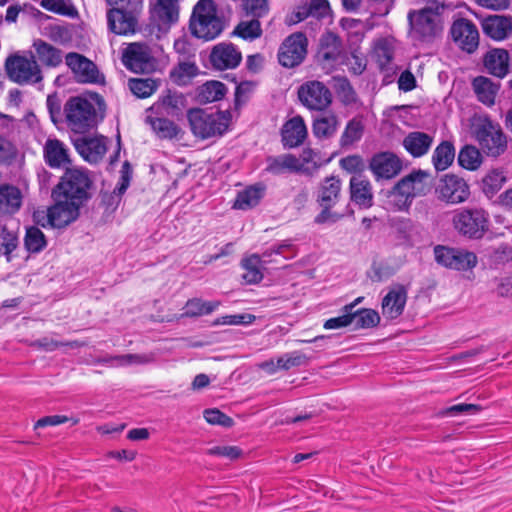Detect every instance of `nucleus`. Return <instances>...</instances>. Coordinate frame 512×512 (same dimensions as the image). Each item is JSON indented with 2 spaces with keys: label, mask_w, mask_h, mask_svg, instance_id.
Here are the masks:
<instances>
[{
  "label": "nucleus",
  "mask_w": 512,
  "mask_h": 512,
  "mask_svg": "<svg viewBox=\"0 0 512 512\" xmlns=\"http://www.w3.org/2000/svg\"><path fill=\"white\" fill-rule=\"evenodd\" d=\"M104 106L103 99L95 95L90 99L76 96L71 97L64 105L65 122L68 127L78 133H83L97 123V107Z\"/></svg>",
  "instance_id": "f257e3e1"
},
{
  "label": "nucleus",
  "mask_w": 512,
  "mask_h": 512,
  "mask_svg": "<svg viewBox=\"0 0 512 512\" xmlns=\"http://www.w3.org/2000/svg\"><path fill=\"white\" fill-rule=\"evenodd\" d=\"M223 29V25L217 16L216 5L212 0H199L193 9L190 19L192 35L204 40L216 38Z\"/></svg>",
  "instance_id": "f03ea898"
},
{
  "label": "nucleus",
  "mask_w": 512,
  "mask_h": 512,
  "mask_svg": "<svg viewBox=\"0 0 512 512\" xmlns=\"http://www.w3.org/2000/svg\"><path fill=\"white\" fill-rule=\"evenodd\" d=\"M473 132L481 149L488 156L497 157L507 148V140L498 123L487 116L475 118Z\"/></svg>",
  "instance_id": "7ed1b4c3"
},
{
  "label": "nucleus",
  "mask_w": 512,
  "mask_h": 512,
  "mask_svg": "<svg viewBox=\"0 0 512 512\" xmlns=\"http://www.w3.org/2000/svg\"><path fill=\"white\" fill-rule=\"evenodd\" d=\"M91 181L88 175L81 170H68L53 190L52 196L69 200L82 206L88 198V189Z\"/></svg>",
  "instance_id": "20e7f679"
},
{
  "label": "nucleus",
  "mask_w": 512,
  "mask_h": 512,
  "mask_svg": "<svg viewBox=\"0 0 512 512\" xmlns=\"http://www.w3.org/2000/svg\"><path fill=\"white\" fill-rule=\"evenodd\" d=\"M187 118L192 133L201 139L222 135L228 125L222 113H212L201 108L190 109Z\"/></svg>",
  "instance_id": "39448f33"
},
{
  "label": "nucleus",
  "mask_w": 512,
  "mask_h": 512,
  "mask_svg": "<svg viewBox=\"0 0 512 512\" xmlns=\"http://www.w3.org/2000/svg\"><path fill=\"white\" fill-rule=\"evenodd\" d=\"M410 36L420 42H431L442 31L440 15L430 8L408 13Z\"/></svg>",
  "instance_id": "423d86ee"
},
{
  "label": "nucleus",
  "mask_w": 512,
  "mask_h": 512,
  "mask_svg": "<svg viewBox=\"0 0 512 512\" xmlns=\"http://www.w3.org/2000/svg\"><path fill=\"white\" fill-rule=\"evenodd\" d=\"M452 222L460 234L480 239L488 230L489 216L481 208L459 209L454 213Z\"/></svg>",
  "instance_id": "0eeeda50"
},
{
  "label": "nucleus",
  "mask_w": 512,
  "mask_h": 512,
  "mask_svg": "<svg viewBox=\"0 0 512 512\" xmlns=\"http://www.w3.org/2000/svg\"><path fill=\"white\" fill-rule=\"evenodd\" d=\"M298 98L308 110L322 112L332 104L333 95L323 82L310 80L298 88Z\"/></svg>",
  "instance_id": "6e6552de"
},
{
  "label": "nucleus",
  "mask_w": 512,
  "mask_h": 512,
  "mask_svg": "<svg viewBox=\"0 0 512 512\" xmlns=\"http://www.w3.org/2000/svg\"><path fill=\"white\" fill-rule=\"evenodd\" d=\"M291 249V244L287 242L274 244L271 247L267 248L262 256L258 254H252L246 258H244L241 262L242 268L245 270L243 273V279L248 284H256L259 283L263 279V264L266 263L262 258H269L272 255H281L284 258H289V255H286V251Z\"/></svg>",
  "instance_id": "1a4fd4ad"
},
{
  "label": "nucleus",
  "mask_w": 512,
  "mask_h": 512,
  "mask_svg": "<svg viewBox=\"0 0 512 512\" xmlns=\"http://www.w3.org/2000/svg\"><path fill=\"white\" fill-rule=\"evenodd\" d=\"M8 77L18 84H34L42 80L36 60L24 56H11L5 64Z\"/></svg>",
  "instance_id": "9d476101"
},
{
  "label": "nucleus",
  "mask_w": 512,
  "mask_h": 512,
  "mask_svg": "<svg viewBox=\"0 0 512 512\" xmlns=\"http://www.w3.org/2000/svg\"><path fill=\"white\" fill-rule=\"evenodd\" d=\"M435 260L439 265L458 271H466L477 265L475 253L447 246L438 245L434 248Z\"/></svg>",
  "instance_id": "9b49d317"
},
{
  "label": "nucleus",
  "mask_w": 512,
  "mask_h": 512,
  "mask_svg": "<svg viewBox=\"0 0 512 512\" xmlns=\"http://www.w3.org/2000/svg\"><path fill=\"white\" fill-rule=\"evenodd\" d=\"M307 45L308 41L303 33L291 34L279 48V63L286 68H294L300 65L307 54Z\"/></svg>",
  "instance_id": "f8f14e48"
},
{
  "label": "nucleus",
  "mask_w": 512,
  "mask_h": 512,
  "mask_svg": "<svg viewBox=\"0 0 512 512\" xmlns=\"http://www.w3.org/2000/svg\"><path fill=\"white\" fill-rule=\"evenodd\" d=\"M140 3L126 6H114L107 13V21L111 31L116 34L126 35L133 33L137 24L136 13Z\"/></svg>",
  "instance_id": "ddd939ff"
},
{
  "label": "nucleus",
  "mask_w": 512,
  "mask_h": 512,
  "mask_svg": "<svg viewBox=\"0 0 512 512\" xmlns=\"http://www.w3.org/2000/svg\"><path fill=\"white\" fill-rule=\"evenodd\" d=\"M66 65L74 73L78 82L81 83H104V75L100 73L97 66L85 56L70 52L65 56Z\"/></svg>",
  "instance_id": "4468645a"
},
{
  "label": "nucleus",
  "mask_w": 512,
  "mask_h": 512,
  "mask_svg": "<svg viewBox=\"0 0 512 512\" xmlns=\"http://www.w3.org/2000/svg\"><path fill=\"white\" fill-rule=\"evenodd\" d=\"M441 200L450 204L465 202L470 196V189L466 181L454 174L444 175L436 188Z\"/></svg>",
  "instance_id": "2eb2a0df"
},
{
  "label": "nucleus",
  "mask_w": 512,
  "mask_h": 512,
  "mask_svg": "<svg viewBox=\"0 0 512 512\" xmlns=\"http://www.w3.org/2000/svg\"><path fill=\"white\" fill-rule=\"evenodd\" d=\"M123 63L135 73H147L154 69V58L147 45L130 44L123 53Z\"/></svg>",
  "instance_id": "dca6fc26"
},
{
  "label": "nucleus",
  "mask_w": 512,
  "mask_h": 512,
  "mask_svg": "<svg viewBox=\"0 0 512 512\" xmlns=\"http://www.w3.org/2000/svg\"><path fill=\"white\" fill-rule=\"evenodd\" d=\"M187 105V98L182 92L167 89L150 107L149 111L156 115L179 117Z\"/></svg>",
  "instance_id": "f3484780"
},
{
  "label": "nucleus",
  "mask_w": 512,
  "mask_h": 512,
  "mask_svg": "<svg viewBox=\"0 0 512 512\" xmlns=\"http://www.w3.org/2000/svg\"><path fill=\"white\" fill-rule=\"evenodd\" d=\"M402 166V160L392 152L377 153L369 163V169L376 180H390L396 177L401 172Z\"/></svg>",
  "instance_id": "a211bd4d"
},
{
  "label": "nucleus",
  "mask_w": 512,
  "mask_h": 512,
  "mask_svg": "<svg viewBox=\"0 0 512 512\" xmlns=\"http://www.w3.org/2000/svg\"><path fill=\"white\" fill-rule=\"evenodd\" d=\"M451 35L461 49L468 53L474 52L478 47V29L470 20L464 18L456 20L451 27Z\"/></svg>",
  "instance_id": "6ab92c4d"
},
{
  "label": "nucleus",
  "mask_w": 512,
  "mask_h": 512,
  "mask_svg": "<svg viewBox=\"0 0 512 512\" xmlns=\"http://www.w3.org/2000/svg\"><path fill=\"white\" fill-rule=\"evenodd\" d=\"M77 152L88 162L97 163L107 151V138L103 136L81 137L74 141Z\"/></svg>",
  "instance_id": "aec40b11"
},
{
  "label": "nucleus",
  "mask_w": 512,
  "mask_h": 512,
  "mask_svg": "<svg viewBox=\"0 0 512 512\" xmlns=\"http://www.w3.org/2000/svg\"><path fill=\"white\" fill-rule=\"evenodd\" d=\"M308 131L302 116L297 115L287 120L281 129V140L286 148H296L307 138Z\"/></svg>",
  "instance_id": "412c9836"
},
{
  "label": "nucleus",
  "mask_w": 512,
  "mask_h": 512,
  "mask_svg": "<svg viewBox=\"0 0 512 512\" xmlns=\"http://www.w3.org/2000/svg\"><path fill=\"white\" fill-rule=\"evenodd\" d=\"M242 59L241 52L232 43L216 45L210 55L212 65L219 70L237 67Z\"/></svg>",
  "instance_id": "4be33fe9"
},
{
  "label": "nucleus",
  "mask_w": 512,
  "mask_h": 512,
  "mask_svg": "<svg viewBox=\"0 0 512 512\" xmlns=\"http://www.w3.org/2000/svg\"><path fill=\"white\" fill-rule=\"evenodd\" d=\"M398 189L405 191L412 199L426 195L431 189V176L423 170L413 171L397 183Z\"/></svg>",
  "instance_id": "5701e85b"
},
{
  "label": "nucleus",
  "mask_w": 512,
  "mask_h": 512,
  "mask_svg": "<svg viewBox=\"0 0 512 512\" xmlns=\"http://www.w3.org/2000/svg\"><path fill=\"white\" fill-rule=\"evenodd\" d=\"M407 301V290L403 285L390 288L382 299V314L387 319H396L404 311Z\"/></svg>",
  "instance_id": "b1692460"
},
{
  "label": "nucleus",
  "mask_w": 512,
  "mask_h": 512,
  "mask_svg": "<svg viewBox=\"0 0 512 512\" xmlns=\"http://www.w3.org/2000/svg\"><path fill=\"white\" fill-rule=\"evenodd\" d=\"M55 204L50 207L53 228H62L75 221L81 206L59 197H53Z\"/></svg>",
  "instance_id": "393cba45"
},
{
  "label": "nucleus",
  "mask_w": 512,
  "mask_h": 512,
  "mask_svg": "<svg viewBox=\"0 0 512 512\" xmlns=\"http://www.w3.org/2000/svg\"><path fill=\"white\" fill-rule=\"evenodd\" d=\"M43 158L50 168H61L70 164L67 146L57 138H48L43 145Z\"/></svg>",
  "instance_id": "a878e982"
},
{
  "label": "nucleus",
  "mask_w": 512,
  "mask_h": 512,
  "mask_svg": "<svg viewBox=\"0 0 512 512\" xmlns=\"http://www.w3.org/2000/svg\"><path fill=\"white\" fill-rule=\"evenodd\" d=\"M483 32L493 40L502 41L512 33V17L491 15L482 21Z\"/></svg>",
  "instance_id": "bb28decb"
},
{
  "label": "nucleus",
  "mask_w": 512,
  "mask_h": 512,
  "mask_svg": "<svg viewBox=\"0 0 512 512\" xmlns=\"http://www.w3.org/2000/svg\"><path fill=\"white\" fill-rule=\"evenodd\" d=\"M351 200L360 207L369 208L373 203V192L370 181L361 174L350 179Z\"/></svg>",
  "instance_id": "cd10ccee"
},
{
  "label": "nucleus",
  "mask_w": 512,
  "mask_h": 512,
  "mask_svg": "<svg viewBox=\"0 0 512 512\" xmlns=\"http://www.w3.org/2000/svg\"><path fill=\"white\" fill-rule=\"evenodd\" d=\"M23 202L21 190L12 184L0 185V215L16 214Z\"/></svg>",
  "instance_id": "c85d7f7f"
},
{
  "label": "nucleus",
  "mask_w": 512,
  "mask_h": 512,
  "mask_svg": "<svg viewBox=\"0 0 512 512\" xmlns=\"http://www.w3.org/2000/svg\"><path fill=\"white\" fill-rule=\"evenodd\" d=\"M484 65L490 74L503 78L508 73L509 54L505 49H492L485 55Z\"/></svg>",
  "instance_id": "c756f323"
},
{
  "label": "nucleus",
  "mask_w": 512,
  "mask_h": 512,
  "mask_svg": "<svg viewBox=\"0 0 512 512\" xmlns=\"http://www.w3.org/2000/svg\"><path fill=\"white\" fill-rule=\"evenodd\" d=\"M432 143V136L419 131L410 132L403 140L404 148L413 157L425 155L431 148Z\"/></svg>",
  "instance_id": "7c9ffc66"
},
{
  "label": "nucleus",
  "mask_w": 512,
  "mask_h": 512,
  "mask_svg": "<svg viewBox=\"0 0 512 512\" xmlns=\"http://www.w3.org/2000/svg\"><path fill=\"white\" fill-rule=\"evenodd\" d=\"M341 193V181L339 178L331 176L323 180L320 185L317 201L320 205L333 207L339 200Z\"/></svg>",
  "instance_id": "2f4dec72"
},
{
  "label": "nucleus",
  "mask_w": 512,
  "mask_h": 512,
  "mask_svg": "<svg viewBox=\"0 0 512 512\" xmlns=\"http://www.w3.org/2000/svg\"><path fill=\"white\" fill-rule=\"evenodd\" d=\"M338 127V117L334 113H328L313 120L312 133L319 140L329 139L336 134Z\"/></svg>",
  "instance_id": "473e14b6"
},
{
  "label": "nucleus",
  "mask_w": 512,
  "mask_h": 512,
  "mask_svg": "<svg viewBox=\"0 0 512 512\" xmlns=\"http://www.w3.org/2000/svg\"><path fill=\"white\" fill-rule=\"evenodd\" d=\"M179 0H156L153 7L154 17L162 25H171L179 18Z\"/></svg>",
  "instance_id": "72a5a7b5"
},
{
  "label": "nucleus",
  "mask_w": 512,
  "mask_h": 512,
  "mask_svg": "<svg viewBox=\"0 0 512 512\" xmlns=\"http://www.w3.org/2000/svg\"><path fill=\"white\" fill-rule=\"evenodd\" d=\"M33 47L36 51L38 60L47 67H57L63 61V53L60 49L53 45L38 39L34 42Z\"/></svg>",
  "instance_id": "f704fd0d"
},
{
  "label": "nucleus",
  "mask_w": 512,
  "mask_h": 512,
  "mask_svg": "<svg viewBox=\"0 0 512 512\" xmlns=\"http://www.w3.org/2000/svg\"><path fill=\"white\" fill-rule=\"evenodd\" d=\"M473 88L480 102L488 106L494 104L499 90L498 84L487 77L479 76L473 80Z\"/></svg>",
  "instance_id": "c9c22d12"
},
{
  "label": "nucleus",
  "mask_w": 512,
  "mask_h": 512,
  "mask_svg": "<svg viewBox=\"0 0 512 512\" xmlns=\"http://www.w3.org/2000/svg\"><path fill=\"white\" fill-rule=\"evenodd\" d=\"M153 359V356L150 354H125L103 357L97 362L107 364L110 367H124L130 365L148 364L152 362Z\"/></svg>",
  "instance_id": "e433bc0d"
},
{
  "label": "nucleus",
  "mask_w": 512,
  "mask_h": 512,
  "mask_svg": "<svg viewBox=\"0 0 512 512\" xmlns=\"http://www.w3.org/2000/svg\"><path fill=\"white\" fill-rule=\"evenodd\" d=\"M374 54L381 70L389 71L393 69L392 61L394 58V42L388 38L379 39L375 43Z\"/></svg>",
  "instance_id": "4c0bfd02"
},
{
  "label": "nucleus",
  "mask_w": 512,
  "mask_h": 512,
  "mask_svg": "<svg viewBox=\"0 0 512 512\" xmlns=\"http://www.w3.org/2000/svg\"><path fill=\"white\" fill-rule=\"evenodd\" d=\"M266 170L272 174H281L284 171H300L302 164L299 159L292 154H285L278 157H270L267 160Z\"/></svg>",
  "instance_id": "58836bf2"
},
{
  "label": "nucleus",
  "mask_w": 512,
  "mask_h": 512,
  "mask_svg": "<svg viewBox=\"0 0 512 512\" xmlns=\"http://www.w3.org/2000/svg\"><path fill=\"white\" fill-rule=\"evenodd\" d=\"M199 74V68L195 62H179L171 71L170 79L178 86H185Z\"/></svg>",
  "instance_id": "ea45409f"
},
{
  "label": "nucleus",
  "mask_w": 512,
  "mask_h": 512,
  "mask_svg": "<svg viewBox=\"0 0 512 512\" xmlns=\"http://www.w3.org/2000/svg\"><path fill=\"white\" fill-rule=\"evenodd\" d=\"M146 122L151 126L153 131L157 134L158 137L164 139H172L178 134V127L174 122L165 118V116L161 115H148L146 117Z\"/></svg>",
  "instance_id": "a19ab883"
},
{
  "label": "nucleus",
  "mask_w": 512,
  "mask_h": 512,
  "mask_svg": "<svg viewBox=\"0 0 512 512\" xmlns=\"http://www.w3.org/2000/svg\"><path fill=\"white\" fill-rule=\"evenodd\" d=\"M454 157L455 149L452 143L443 141L436 147L432 162L437 171H443L453 163Z\"/></svg>",
  "instance_id": "79ce46f5"
},
{
  "label": "nucleus",
  "mask_w": 512,
  "mask_h": 512,
  "mask_svg": "<svg viewBox=\"0 0 512 512\" xmlns=\"http://www.w3.org/2000/svg\"><path fill=\"white\" fill-rule=\"evenodd\" d=\"M221 305L220 301H204L200 298L189 299L185 306L183 316L198 317L202 315H209Z\"/></svg>",
  "instance_id": "37998d69"
},
{
  "label": "nucleus",
  "mask_w": 512,
  "mask_h": 512,
  "mask_svg": "<svg viewBox=\"0 0 512 512\" xmlns=\"http://www.w3.org/2000/svg\"><path fill=\"white\" fill-rule=\"evenodd\" d=\"M262 197V187L250 186L238 193L233 207L240 210L251 209L260 202Z\"/></svg>",
  "instance_id": "c03bdc74"
},
{
  "label": "nucleus",
  "mask_w": 512,
  "mask_h": 512,
  "mask_svg": "<svg viewBox=\"0 0 512 512\" xmlns=\"http://www.w3.org/2000/svg\"><path fill=\"white\" fill-rule=\"evenodd\" d=\"M396 229L405 242L412 246L421 239V227L410 219H402L397 222Z\"/></svg>",
  "instance_id": "a18cd8bd"
},
{
  "label": "nucleus",
  "mask_w": 512,
  "mask_h": 512,
  "mask_svg": "<svg viewBox=\"0 0 512 512\" xmlns=\"http://www.w3.org/2000/svg\"><path fill=\"white\" fill-rule=\"evenodd\" d=\"M364 132V125L362 123V120L359 118H353L351 119L340 138V144L342 147H347L355 142L359 141L362 138Z\"/></svg>",
  "instance_id": "49530a36"
},
{
  "label": "nucleus",
  "mask_w": 512,
  "mask_h": 512,
  "mask_svg": "<svg viewBox=\"0 0 512 512\" xmlns=\"http://www.w3.org/2000/svg\"><path fill=\"white\" fill-rule=\"evenodd\" d=\"M380 322L378 312L373 309H359L352 311V323L357 329H367L377 326Z\"/></svg>",
  "instance_id": "de8ad7c7"
},
{
  "label": "nucleus",
  "mask_w": 512,
  "mask_h": 512,
  "mask_svg": "<svg viewBox=\"0 0 512 512\" xmlns=\"http://www.w3.org/2000/svg\"><path fill=\"white\" fill-rule=\"evenodd\" d=\"M227 92L226 86L220 81H208L200 88L199 97L203 102L221 100Z\"/></svg>",
  "instance_id": "09e8293b"
},
{
  "label": "nucleus",
  "mask_w": 512,
  "mask_h": 512,
  "mask_svg": "<svg viewBox=\"0 0 512 512\" xmlns=\"http://www.w3.org/2000/svg\"><path fill=\"white\" fill-rule=\"evenodd\" d=\"M233 33L244 40L253 41L262 35V28L258 18H252L241 21Z\"/></svg>",
  "instance_id": "8fccbe9b"
},
{
  "label": "nucleus",
  "mask_w": 512,
  "mask_h": 512,
  "mask_svg": "<svg viewBox=\"0 0 512 512\" xmlns=\"http://www.w3.org/2000/svg\"><path fill=\"white\" fill-rule=\"evenodd\" d=\"M481 161V154L474 146L466 145L459 152L458 163L467 170H476L480 166Z\"/></svg>",
  "instance_id": "3c124183"
},
{
  "label": "nucleus",
  "mask_w": 512,
  "mask_h": 512,
  "mask_svg": "<svg viewBox=\"0 0 512 512\" xmlns=\"http://www.w3.org/2000/svg\"><path fill=\"white\" fill-rule=\"evenodd\" d=\"M26 249L31 253H39L46 247V238L43 232L37 227H29L24 238Z\"/></svg>",
  "instance_id": "603ef678"
},
{
  "label": "nucleus",
  "mask_w": 512,
  "mask_h": 512,
  "mask_svg": "<svg viewBox=\"0 0 512 512\" xmlns=\"http://www.w3.org/2000/svg\"><path fill=\"white\" fill-rule=\"evenodd\" d=\"M129 89L139 98L151 96L157 89V82L153 79H130Z\"/></svg>",
  "instance_id": "864d4df0"
},
{
  "label": "nucleus",
  "mask_w": 512,
  "mask_h": 512,
  "mask_svg": "<svg viewBox=\"0 0 512 512\" xmlns=\"http://www.w3.org/2000/svg\"><path fill=\"white\" fill-rule=\"evenodd\" d=\"M505 182V177L502 171L493 170L489 172L482 180L483 192L487 196H493L499 191Z\"/></svg>",
  "instance_id": "5fc2aeb1"
},
{
  "label": "nucleus",
  "mask_w": 512,
  "mask_h": 512,
  "mask_svg": "<svg viewBox=\"0 0 512 512\" xmlns=\"http://www.w3.org/2000/svg\"><path fill=\"white\" fill-rule=\"evenodd\" d=\"M46 106L50 119L54 125L57 126L65 121L64 109L62 110V101L56 93L48 95Z\"/></svg>",
  "instance_id": "6e6d98bb"
},
{
  "label": "nucleus",
  "mask_w": 512,
  "mask_h": 512,
  "mask_svg": "<svg viewBox=\"0 0 512 512\" xmlns=\"http://www.w3.org/2000/svg\"><path fill=\"white\" fill-rule=\"evenodd\" d=\"M243 10L246 16L262 18L269 13L268 0H244Z\"/></svg>",
  "instance_id": "4d7b16f0"
},
{
  "label": "nucleus",
  "mask_w": 512,
  "mask_h": 512,
  "mask_svg": "<svg viewBox=\"0 0 512 512\" xmlns=\"http://www.w3.org/2000/svg\"><path fill=\"white\" fill-rule=\"evenodd\" d=\"M18 245V236L15 230L7 226L0 227V246L4 248V254L9 260V255Z\"/></svg>",
  "instance_id": "13d9d810"
},
{
  "label": "nucleus",
  "mask_w": 512,
  "mask_h": 512,
  "mask_svg": "<svg viewBox=\"0 0 512 512\" xmlns=\"http://www.w3.org/2000/svg\"><path fill=\"white\" fill-rule=\"evenodd\" d=\"M342 315L325 321L324 328L327 330L340 329L352 324V305H345Z\"/></svg>",
  "instance_id": "bf43d9fd"
},
{
  "label": "nucleus",
  "mask_w": 512,
  "mask_h": 512,
  "mask_svg": "<svg viewBox=\"0 0 512 512\" xmlns=\"http://www.w3.org/2000/svg\"><path fill=\"white\" fill-rule=\"evenodd\" d=\"M388 198L389 203L398 211L408 209L413 200L405 191L399 190L397 184L393 187Z\"/></svg>",
  "instance_id": "052dcab7"
},
{
  "label": "nucleus",
  "mask_w": 512,
  "mask_h": 512,
  "mask_svg": "<svg viewBox=\"0 0 512 512\" xmlns=\"http://www.w3.org/2000/svg\"><path fill=\"white\" fill-rule=\"evenodd\" d=\"M203 416L208 423L213 425L223 427H231L233 425V419L218 409H206Z\"/></svg>",
  "instance_id": "680f3d73"
},
{
  "label": "nucleus",
  "mask_w": 512,
  "mask_h": 512,
  "mask_svg": "<svg viewBox=\"0 0 512 512\" xmlns=\"http://www.w3.org/2000/svg\"><path fill=\"white\" fill-rule=\"evenodd\" d=\"M207 454L236 460L242 456V450L237 446H215L208 449Z\"/></svg>",
  "instance_id": "e2e57ef3"
},
{
  "label": "nucleus",
  "mask_w": 512,
  "mask_h": 512,
  "mask_svg": "<svg viewBox=\"0 0 512 512\" xmlns=\"http://www.w3.org/2000/svg\"><path fill=\"white\" fill-rule=\"evenodd\" d=\"M341 167L349 173L359 174L364 169L363 159L358 155H351L340 160Z\"/></svg>",
  "instance_id": "0e129e2a"
},
{
  "label": "nucleus",
  "mask_w": 512,
  "mask_h": 512,
  "mask_svg": "<svg viewBox=\"0 0 512 512\" xmlns=\"http://www.w3.org/2000/svg\"><path fill=\"white\" fill-rule=\"evenodd\" d=\"M286 371L307 364L309 358L301 351L284 353Z\"/></svg>",
  "instance_id": "69168bd1"
},
{
  "label": "nucleus",
  "mask_w": 512,
  "mask_h": 512,
  "mask_svg": "<svg viewBox=\"0 0 512 512\" xmlns=\"http://www.w3.org/2000/svg\"><path fill=\"white\" fill-rule=\"evenodd\" d=\"M308 8L312 13V16L322 18L329 14L330 5L327 0H309Z\"/></svg>",
  "instance_id": "338daca9"
},
{
  "label": "nucleus",
  "mask_w": 512,
  "mask_h": 512,
  "mask_svg": "<svg viewBox=\"0 0 512 512\" xmlns=\"http://www.w3.org/2000/svg\"><path fill=\"white\" fill-rule=\"evenodd\" d=\"M16 153L15 146L0 134V160L8 162L15 158Z\"/></svg>",
  "instance_id": "774afa93"
}]
</instances>
